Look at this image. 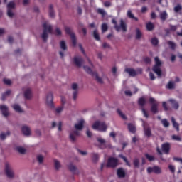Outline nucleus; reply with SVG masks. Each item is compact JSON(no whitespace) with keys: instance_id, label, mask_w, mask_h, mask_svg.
Returning a JSON list of instances; mask_svg holds the SVG:
<instances>
[{"instance_id":"09e8293b","label":"nucleus","mask_w":182,"mask_h":182,"mask_svg":"<svg viewBox=\"0 0 182 182\" xmlns=\"http://www.w3.org/2000/svg\"><path fill=\"white\" fill-rule=\"evenodd\" d=\"M136 39H140L142 35L141 31H140V29L136 28Z\"/></svg>"},{"instance_id":"7c9ffc66","label":"nucleus","mask_w":182,"mask_h":182,"mask_svg":"<svg viewBox=\"0 0 182 182\" xmlns=\"http://www.w3.org/2000/svg\"><path fill=\"white\" fill-rule=\"evenodd\" d=\"M144 134L146 136V137L151 136V129L150 128H144Z\"/></svg>"},{"instance_id":"a18cd8bd","label":"nucleus","mask_w":182,"mask_h":182,"mask_svg":"<svg viewBox=\"0 0 182 182\" xmlns=\"http://www.w3.org/2000/svg\"><path fill=\"white\" fill-rule=\"evenodd\" d=\"M101 29H102V32L105 33V32H107V29H109V27L107 26V23H104L102 24Z\"/></svg>"},{"instance_id":"79ce46f5","label":"nucleus","mask_w":182,"mask_h":182,"mask_svg":"<svg viewBox=\"0 0 182 182\" xmlns=\"http://www.w3.org/2000/svg\"><path fill=\"white\" fill-rule=\"evenodd\" d=\"M161 123H162L164 127H168V126H170V122H168V121H167L166 119H162Z\"/></svg>"},{"instance_id":"aec40b11","label":"nucleus","mask_w":182,"mask_h":182,"mask_svg":"<svg viewBox=\"0 0 182 182\" xmlns=\"http://www.w3.org/2000/svg\"><path fill=\"white\" fill-rule=\"evenodd\" d=\"M119 26V31L122 29V31H123L124 32L127 31V25L126 24V22L123 21V19L120 20V25Z\"/></svg>"},{"instance_id":"69168bd1","label":"nucleus","mask_w":182,"mask_h":182,"mask_svg":"<svg viewBox=\"0 0 182 182\" xmlns=\"http://www.w3.org/2000/svg\"><path fill=\"white\" fill-rule=\"evenodd\" d=\"M63 110V106L59 107L56 108L55 112L56 113H61V112Z\"/></svg>"},{"instance_id":"2eb2a0df","label":"nucleus","mask_w":182,"mask_h":182,"mask_svg":"<svg viewBox=\"0 0 182 182\" xmlns=\"http://www.w3.org/2000/svg\"><path fill=\"white\" fill-rule=\"evenodd\" d=\"M76 136H80V132L77 131V129L75 131H73V132L70 133V139L71 141H76Z\"/></svg>"},{"instance_id":"6ab92c4d","label":"nucleus","mask_w":182,"mask_h":182,"mask_svg":"<svg viewBox=\"0 0 182 182\" xmlns=\"http://www.w3.org/2000/svg\"><path fill=\"white\" fill-rule=\"evenodd\" d=\"M117 174L119 178H124V177H126V172H124L123 168H118L117 171Z\"/></svg>"},{"instance_id":"774afa93","label":"nucleus","mask_w":182,"mask_h":182,"mask_svg":"<svg viewBox=\"0 0 182 182\" xmlns=\"http://www.w3.org/2000/svg\"><path fill=\"white\" fill-rule=\"evenodd\" d=\"M104 6L106 7V8H109V6H112V3L110 1H105L104 3Z\"/></svg>"},{"instance_id":"f8f14e48","label":"nucleus","mask_w":182,"mask_h":182,"mask_svg":"<svg viewBox=\"0 0 182 182\" xmlns=\"http://www.w3.org/2000/svg\"><path fill=\"white\" fill-rule=\"evenodd\" d=\"M73 90H74L73 93V100H76L77 99V94L79 93V91L77 90V85L76 83H73L71 86Z\"/></svg>"},{"instance_id":"de8ad7c7","label":"nucleus","mask_w":182,"mask_h":182,"mask_svg":"<svg viewBox=\"0 0 182 182\" xmlns=\"http://www.w3.org/2000/svg\"><path fill=\"white\" fill-rule=\"evenodd\" d=\"M14 8H15V3L14 1H10L7 4V9H14Z\"/></svg>"},{"instance_id":"4c0bfd02","label":"nucleus","mask_w":182,"mask_h":182,"mask_svg":"<svg viewBox=\"0 0 182 182\" xmlns=\"http://www.w3.org/2000/svg\"><path fill=\"white\" fill-rule=\"evenodd\" d=\"M151 43L153 45V46H157L159 45V39H157L156 37L151 38Z\"/></svg>"},{"instance_id":"4be33fe9","label":"nucleus","mask_w":182,"mask_h":182,"mask_svg":"<svg viewBox=\"0 0 182 182\" xmlns=\"http://www.w3.org/2000/svg\"><path fill=\"white\" fill-rule=\"evenodd\" d=\"M171 120L172 122V124H173V127H174V129H176V130L177 132H180V124H178V123H177V122H176V119H174V117H172L171 118Z\"/></svg>"},{"instance_id":"393cba45","label":"nucleus","mask_w":182,"mask_h":182,"mask_svg":"<svg viewBox=\"0 0 182 182\" xmlns=\"http://www.w3.org/2000/svg\"><path fill=\"white\" fill-rule=\"evenodd\" d=\"M25 99H31L32 97V91L31 89H27L24 92Z\"/></svg>"},{"instance_id":"9d476101","label":"nucleus","mask_w":182,"mask_h":182,"mask_svg":"<svg viewBox=\"0 0 182 182\" xmlns=\"http://www.w3.org/2000/svg\"><path fill=\"white\" fill-rule=\"evenodd\" d=\"M148 173H154L155 174H161V168L154 166V167H148L147 168Z\"/></svg>"},{"instance_id":"bf43d9fd","label":"nucleus","mask_w":182,"mask_h":182,"mask_svg":"<svg viewBox=\"0 0 182 182\" xmlns=\"http://www.w3.org/2000/svg\"><path fill=\"white\" fill-rule=\"evenodd\" d=\"M172 139L173 140H176L177 141H181V138L177 135H173Z\"/></svg>"},{"instance_id":"e2e57ef3","label":"nucleus","mask_w":182,"mask_h":182,"mask_svg":"<svg viewBox=\"0 0 182 182\" xmlns=\"http://www.w3.org/2000/svg\"><path fill=\"white\" fill-rule=\"evenodd\" d=\"M162 107L164 109L165 112H167V110H168V107H167V102H163Z\"/></svg>"},{"instance_id":"f3484780","label":"nucleus","mask_w":182,"mask_h":182,"mask_svg":"<svg viewBox=\"0 0 182 182\" xmlns=\"http://www.w3.org/2000/svg\"><path fill=\"white\" fill-rule=\"evenodd\" d=\"M46 100L48 106H53V94L52 92L48 94Z\"/></svg>"},{"instance_id":"473e14b6","label":"nucleus","mask_w":182,"mask_h":182,"mask_svg":"<svg viewBox=\"0 0 182 182\" xmlns=\"http://www.w3.org/2000/svg\"><path fill=\"white\" fill-rule=\"evenodd\" d=\"M112 23L114 25V29L117 31V32H120V26L117 25V21H116L115 19L112 20Z\"/></svg>"},{"instance_id":"0eeeda50","label":"nucleus","mask_w":182,"mask_h":182,"mask_svg":"<svg viewBox=\"0 0 182 182\" xmlns=\"http://www.w3.org/2000/svg\"><path fill=\"white\" fill-rule=\"evenodd\" d=\"M65 31L67 35H70L71 40H72V43L73 46H76V36L75 35V33L72 32V29L69 27H65Z\"/></svg>"},{"instance_id":"72a5a7b5","label":"nucleus","mask_w":182,"mask_h":182,"mask_svg":"<svg viewBox=\"0 0 182 182\" xmlns=\"http://www.w3.org/2000/svg\"><path fill=\"white\" fill-rule=\"evenodd\" d=\"M167 12L166 11H163L162 13L160 14V19L161 21H166V19H167Z\"/></svg>"},{"instance_id":"ea45409f","label":"nucleus","mask_w":182,"mask_h":182,"mask_svg":"<svg viewBox=\"0 0 182 182\" xmlns=\"http://www.w3.org/2000/svg\"><path fill=\"white\" fill-rule=\"evenodd\" d=\"M60 48L63 49V50H66L68 49V47H66V43L65 41H62L60 43Z\"/></svg>"},{"instance_id":"603ef678","label":"nucleus","mask_w":182,"mask_h":182,"mask_svg":"<svg viewBox=\"0 0 182 182\" xmlns=\"http://www.w3.org/2000/svg\"><path fill=\"white\" fill-rule=\"evenodd\" d=\"M182 10L181 5L178 4L176 6L174 7V11L175 12H180V11Z\"/></svg>"},{"instance_id":"20e7f679","label":"nucleus","mask_w":182,"mask_h":182,"mask_svg":"<svg viewBox=\"0 0 182 182\" xmlns=\"http://www.w3.org/2000/svg\"><path fill=\"white\" fill-rule=\"evenodd\" d=\"M92 129L94 130H99V132H106V130H107V126L105 122H100L99 121H96L92 124Z\"/></svg>"},{"instance_id":"a878e982","label":"nucleus","mask_w":182,"mask_h":182,"mask_svg":"<svg viewBox=\"0 0 182 182\" xmlns=\"http://www.w3.org/2000/svg\"><path fill=\"white\" fill-rule=\"evenodd\" d=\"M127 16H128V18H129V19H134V21H136V22H137V21H139V18L137 17H135L134 14H133V13H132V10H128Z\"/></svg>"},{"instance_id":"13d9d810","label":"nucleus","mask_w":182,"mask_h":182,"mask_svg":"<svg viewBox=\"0 0 182 182\" xmlns=\"http://www.w3.org/2000/svg\"><path fill=\"white\" fill-rule=\"evenodd\" d=\"M37 160H38V163H40V164H41V163H43V156L42 155H38L37 156Z\"/></svg>"},{"instance_id":"dca6fc26","label":"nucleus","mask_w":182,"mask_h":182,"mask_svg":"<svg viewBox=\"0 0 182 182\" xmlns=\"http://www.w3.org/2000/svg\"><path fill=\"white\" fill-rule=\"evenodd\" d=\"M0 110L2 112L3 116L4 117H8L9 116V112H8V107L6 105H0Z\"/></svg>"},{"instance_id":"f704fd0d","label":"nucleus","mask_w":182,"mask_h":182,"mask_svg":"<svg viewBox=\"0 0 182 182\" xmlns=\"http://www.w3.org/2000/svg\"><path fill=\"white\" fill-rule=\"evenodd\" d=\"M16 150L18 151V153H20V154H25V153H26V149L22 146H18Z\"/></svg>"},{"instance_id":"052dcab7","label":"nucleus","mask_w":182,"mask_h":182,"mask_svg":"<svg viewBox=\"0 0 182 182\" xmlns=\"http://www.w3.org/2000/svg\"><path fill=\"white\" fill-rule=\"evenodd\" d=\"M169 31H172L173 32H175V31H177V26H173V25H170L169 26Z\"/></svg>"},{"instance_id":"5fc2aeb1","label":"nucleus","mask_w":182,"mask_h":182,"mask_svg":"<svg viewBox=\"0 0 182 182\" xmlns=\"http://www.w3.org/2000/svg\"><path fill=\"white\" fill-rule=\"evenodd\" d=\"M168 168H169L170 171H171L173 174H174V173H176V167H175L174 166H173V165H169V166H168Z\"/></svg>"},{"instance_id":"37998d69","label":"nucleus","mask_w":182,"mask_h":182,"mask_svg":"<svg viewBox=\"0 0 182 182\" xmlns=\"http://www.w3.org/2000/svg\"><path fill=\"white\" fill-rule=\"evenodd\" d=\"M98 161H99V154H92V161L94 163H97Z\"/></svg>"},{"instance_id":"412c9836","label":"nucleus","mask_w":182,"mask_h":182,"mask_svg":"<svg viewBox=\"0 0 182 182\" xmlns=\"http://www.w3.org/2000/svg\"><path fill=\"white\" fill-rule=\"evenodd\" d=\"M125 72L129 73V76H132L133 77H134V76H137V72H136L133 68H127L125 69Z\"/></svg>"},{"instance_id":"6e6d98bb","label":"nucleus","mask_w":182,"mask_h":182,"mask_svg":"<svg viewBox=\"0 0 182 182\" xmlns=\"http://www.w3.org/2000/svg\"><path fill=\"white\" fill-rule=\"evenodd\" d=\"M134 167L139 168V164H140V161H139V159H135L133 161Z\"/></svg>"},{"instance_id":"338daca9","label":"nucleus","mask_w":182,"mask_h":182,"mask_svg":"<svg viewBox=\"0 0 182 182\" xmlns=\"http://www.w3.org/2000/svg\"><path fill=\"white\" fill-rule=\"evenodd\" d=\"M102 48H104V49H106V48L109 49L110 45H109V43H103Z\"/></svg>"},{"instance_id":"ddd939ff","label":"nucleus","mask_w":182,"mask_h":182,"mask_svg":"<svg viewBox=\"0 0 182 182\" xmlns=\"http://www.w3.org/2000/svg\"><path fill=\"white\" fill-rule=\"evenodd\" d=\"M74 63L77 68H80L83 65V58L82 57H75Z\"/></svg>"},{"instance_id":"c85d7f7f","label":"nucleus","mask_w":182,"mask_h":182,"mask_svg":"<svg viewBox=\"0 0 182 182\" xmlns=\"http://www.w3.org/2000/svg\"><path fill=\"white\" fill-rule=\"evenodd\" d=\"M118 156L119 157V159H122L124 163H126L127 166L130 167V162H129V160H127V158H126V156H124L122 154H119Z\"/></svg>"},{"instance_id":"3c124183","label":"nucleus","mask_w":182,"mask_h":182,"mask_svg":"<svg viewBox=\"0 0 182 182\" xmlns=\"http://www.w3.org/2000/svg\"><path fill=\"white\" fill-rule=\"evenodd\" d=\"M3 82L4 83V85H7L8 86L11 85L12 84V81H11V80L9 79H4Z\"/></svg>"},{"instance_id":"9b49d317","label":"nucleus","mask_w":182,"mask_h":182,"mask_svg":"<svg viewBox=\"0 0 182 182\" xmlns=\"http://www.w3.org/2000/svg\"><path fill=\"white\" fill-rule=\"evenodd\" d=\"M161 150L164 154H168L170 153V143L166 142L161 145Z\"/></svg>"},{"instance_id":"423d86ee","label":"nucleus","mask_w":182,"mask_h":182,"mask_svg":"<svg viewBox=\"0 0 182 182\" xmlns=\"http://www.w3.org/2000/svg\"><path fill=\"white\" fill-rule=\"evenodd\" d=\"M138 105H139V106H141V107H142L141 108V112H142L144 117L148 119L149 113H147V111H146V109H144V105H146V98H144V97H141L138 100Z\"/></svg>"},{"instance_id":"c03bdc74","label":"nucleus","mask_w":182,"mask_h":182,"mask_svg":"<svg viewBox=\"0 0 182 182\" xmlns=\"http://www.w3.org/2000/svg\"><path fill=\"white\" fill-rule=\"evenodd\" d=\"M94 38L96 39V41H100V36H99V33L97 32V30H95L93 32Z\"/></svg>"},{"instance_id":"f257e3e1","label":"nucleus","mask_w":182,"mask_h":182,"mask_svg":"<svg viewBox=\"0 0 182 182\" xmlns=\"http://www.w3.org/2000/svg\"><path fill=\"white\" fill-rule=\"evenodd\" d=\"M84 70L88 75H91V76L95 77V80L97 82V83H103V79L102 77H99V74L96 71H92V68H90L89 66L85 65Z\"/></svg>"},{"instance_id":"cd10ccee","label":"nucleus","mask_w":182,"mask_h":182,"mask_svg":"<svg viewBox=\"0 0 182 182\" xmlns=\"http://www.w3.org/2000/svg\"><path fill=\"white\" fill-rule=\"evenodd\" d=\"M13 109L15 110V112H17V113H22L23 112L22 110V108H21V106L18 104H15L12 106Z\"/></svg>"},{"instance_id":"6e6552de","label":"nucleus","mask_w":182,"mask_h":182,"mask_svg":"<svg viewBox=\"0 0 182 182\" xmlns=\"http://www.w3.org/2000/svg\"><path fill=\"white\" fill-rule=\"evenodd\" d=\"M117 164H119V160L117 158L110 157L108 159L107 167L114 168L115 167H117Z\"/></svg>"},{"instance_id":"2f4dec72","label":"nucleus","mask_w":182,"mask_h":182,"mask_svg":"<svg viewBox=\"0 0 182 182\" xmlns=\"http://www.w3.org/2000/svg\"><path fill=\"white\" fill-rule=\"evenodd\" d=\"M11 132L7 131L6 133H1L0 134V139L1 140H5L6 139V136H10Z\"/></svg>"},{"instance_id":"680f3d73","label":"nucleus","mask_w":182,"mask_h":182,"mask_svg":"<svg viewBox=\"0 0 182 182\" xmlns=\"http://www.w3.org/2000/svg\"><path fill=\"white\" fill-rule=\"evenodd\" d=\"M144 62L145 63H151V59L149 57H145L144 58Z\"/></svg>"},{"instance_id":"7ed1b4c3","label":"nucleus","mask_w":182,"mask_h":182,"mask_svg":"<svg viewBox=\"0 0 182 182\" xmlns=\"http://www.w3.org/2000/svg\"><path fill=\"white\" fill-rule=\"evenodd\" d=\"M155 65L153 66L152 70L154 72V73L157 74L158 76H161V61H160V59L159 57H155Z\"/></svg>"},{"instance_id":"49530a36","label":"nucleus","mask_w":182,"mask_h":182,"mask_svg":"<svg viewBox=\"0 0 182 182\" xmlns=\"http://www.w3.org/2000/svg\"><path fill=\"white\" fill-rule=\"evenodd\" d=\"M145 157L149 160V161H153L155 159L154 156H151L149 154H145Z\"/></svg>"},{"instance_id":"864d4df0","label":"nucleus","mask_w":182,"mask_h":182,"mask_svg":"<svg viewBox=\"0 0 182 182\" xmlns=\"http://www.w3.org/2000/svg\"><path fill=\"white\" fill-rule=\"evenodd\" d=\"M97 12H98V14H100L102 16H105L106 15V11H105V10L102 9H98Z\"/></svg>"},{"instance_id":"0e129e2a","label":"nucleus","mask_w":182,"mask_h":182,"mask_svg":"<svg viewBox=\"0 0 182 182\" xmlns=\"http://www.w3.org/2000/svg\"><path fill=\"white\" fill-rule=\"evenodd\" d=\"M97 140L98 143H100V144H105V143H106V141L102 138H97Z\"/></svg>"},{"instance_id":"b1692460","label":"nucleus","mask_w":182,"mask_h":182,"mask_svg":"<svg viewBox=\"0 0 182 182\" xmlns=\"http://www.w3.org/2000/svg\"><path fill=\"white\" fill-rule=\"evenodd\" d=\"M128 130L130 133H132L133 134H134V133H136V126L134 124L129 123Z\"/></svg>"},{"instance_id":"4468645a","label":"nucleus","mask_w":182,"mask_h":182,"mask_svg":"<svg viewBox=\"0 0 182 182\" xmlns=\"http://www.w3.org/2000/svg\"><path fill=\"white\" fill-rule=\"evenodd\" d=\"M85 126V119H80L77 124H75V130H83Z\"/></svg>"},{"instance_id":"39448f33","label":"nucleus","mask_w":182,"mask_h":182,"mask_svg":"<svg viewBox=\"0 0 182 182\" xmlns=\"http://www.w3.org/2000/svg\"><path fill=\"white\" fill-rule=\"evenodd\" d=\"M149 103L151 105V112L156 114L159 113V102H156V100L153 97H150L149 100Z\"/></svg>"},{"instance_id":"4d7b16f0","label":"nucleus","mask_w":182,"mask_h":182,"mask_svg":"<svg viewBox=\"0 0 182 182\" xmlns=\"http://www.w3.org/2000/svg\"><path fill=\"white\" fill-rule=\"evenodd\" d=\"M7 15L9 16V18H12L14 16V13L12 12V9H7Z\"/></svg>"},{"instance_id":"a19ab883","label":"nucleus","mask_w":182,"mask_h":182,"mask_svg":"<svg viewBox=\"0 0 182 182\" xmlns=\"http://www.w3.org/2000/svg\"><path fill=\"white\" fill-rule=\"evenodd\" d=\"M54 166H55V170H59V168H60V162H59V161L55 159L54 160Z\"/></svg>"},{"instance_id":"bb28decb","label":"nucleus","mask_w":182,"mask_h":182,"mask_svg":"<svg viewBox=\"0 0 182 182\" xmlns=\"http://www.w3.org/2000/svg\"><path fill=\"white\" fill-rule=\"evenodd\" d=\"M49 16L50 18H55V10H53V5L49 6Z\"/></svg>"},{"instance_id":"c756f323","label":"nucleus","mask_w":182,"mask_h":182,"mask_svg":"<svg viewBox=\"0 0 182 182\" xmlns=\"http://www.w3.org/2000/svg\"><path fill=\"white\" fill-rule=\"evenodd\" d=\"M68 168L71 171V173H73V174H75L77 170V168H76V166L72 164H70V165L68 166Z\"/></svg>"},{"instance_id":"f03ea898","label":"nucleus","mask_w":182,"mask_h":182,"mask_svg":"<svg viewBox=\"0 0 182 182\" xmlns=\"http://www.w3.org/2000/svg\"><path fill=\"white\" fill-rule=\"evenodd\" d=\"M43 31L41 36V38L43 42H46L48 41V33H52V26L48 25L47 23H44L43 24Z\"/></svg>"},{"instance_id":"c9c22d12","label":"nucleus","mask_w":182,"mask_h":182,"mask_svg":"<svg viewBox=\"0 0 182 182\" xmlns=\"http://www.w3.org/2000/svg\"><path fill=\"white\" fill-rule=\"evenodd\" d=\"M117 113H118V114L120 116V117H122V119H123L124 120H127V117H126V115L123 114V112H122V111L119 109H117Z\"/></svg>"},{"instance_id":"5701e85b","label":"nucleus","mask_w":182,"mask_h":182,"mask_svg":"<svg viewBox=\"0 0 182 182\" xmlns=\"http://www.w3.org/2000/svg\"><path fill=\"white\" fill-rule=\"evenodd\" d=\"M169 102L172 105V107H173L175 110L178 109V108L180 107V105H178V102L176 101V100L170 99Z\"/></svg>"},{"instance_id":"58836bf2","label":"nucleus","mask_w":182,"mask_h":182,"mask_svg":"<svg viewBox=\"0 0 182 182\" xmlns=\"http://www.w3.org/2000/svg\"><path fill=\"white\" fill-rule=\"evenodd\" d=\"M168 46H170L171 49H172V50H174V49H176V43L173 42V41H168L167 42Z\"/></svg>"},{"instance_id":"e433bc0d","label":"nucleus","mask_w":182,"mask_h":182,"mask_svg":"<svg viewBox=\"0 0 182 182\" xmlns=\"http://www.w3.org/2000/svg\"><path fill=\"white\" fill-rule=\"evenodd\" d=\"M146 29L147 31H153L154 29V24L151 22H149L146 23Z\"/></svg>"},{"instance_id":"a211bd4d","label":"nucleus","mask_w":182,"mask_h":182,"mask_svg":"<svg viewBox=\"0 0 182 182\" xmlns=\"http://www.w3.org/2000/svg\"><path fill=\"white\" fill-rule=\"evenodd\" d=\"M21 132L24 136H31V128L28 126H23Z\"/></svg>"},{"instance_id":"1a4fd4ad","label":"nucleus","mask_w":182,"mask_h":182,"mask_svg":"<svg viewBox=\"0 0 182 182\" xmlns=\"http://www.w3.org/2000/svg\"><path fill=\"white\" fill-rule=\"evenodd\" d=\"M5 173L9 178H14V171H12V168H11V166L8 163H6L5 164Z\"/></svg>"},{"instance_id":"8fccbe9b","label":"nucleus","mask_w":182,"mask_h":182,"mask_svg":"<svg viewBox=\"0 0 182 182\" xmlns=\"http://www.w3.org/2000/svg\"><path fill=\"white\" fill-rule=\"evenodd\" d=\"M166 88L170 90L174 89V82L170 81L166 85Z\"/></svg>"}]
</instances>
